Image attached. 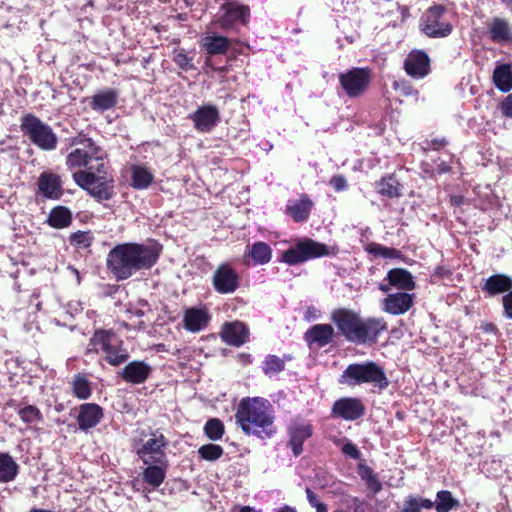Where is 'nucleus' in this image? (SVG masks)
Instances as JSON below:
<instances>
[{"mask_svg": "<svg viewBox=\"0 0 512 512\" xmlns=\"http://www.w3.org/2000/svg\"><path fill=\"white\" fill-rule=\"evenodd\" d=\"M378 193L389 198H397L402 195V185L394 175L383 176L377 183Z\"/></svg>", "mask_w": 512, "mask_h": 512, "instance_id": "obj_35", "label": "nucleus"}, {"mask_svg": "<svg viewBox=\"0 0 512 512\" xmlns=\"http://www.w3.org/2000/svg\"><path fill=\"white\" fill-rule=\"evenodd\" d=\"M451 201H452L453 204L459 206V205L462 204L463 198L460 197V196H454V197L451 198Z\"/></svg>", "mask_w": 512, "mask_h": 512, "instance_id": "obj_59", "label": "nucleus"}, {"mask_svg": "<svg viewBox=\"0 0 512 512\" xmlns=\"http://www.w3.org/2000/svg\"><path fill=\"white\" fill-rule=\"evenodd\" d=\"M366 252L372 254L374 256H379L382 258L395 259L401 256V252L395 248L386 247L379 243H369L366 248Z\"/></svg>", "mask_w": 512, "mask_h": 512, "instance_id": "obj_42", "label": "nucleus"}, {"mask_svg": "<svg viewBox=\"0 0 512 512\" xmlns=\"http://www.w3.org/2000/svg\"><path fill=\"white\" fill-rule=\"evenodd\" d=\"M68 269L76 276L77 284H80L81 280H80V273H79V271L76 268L72 267V266H69Z\"/></svg>", "mask_w": 512, "mask_h": 512, "instance_id": "obj_58", "label": "nucleus"}, {"mask_svg": "<svg viewBox=\"0 0 512 512\" xmlns=\"http://www.w3.org/2000/svg\"><path fill=\"white\" fill-rule=\"evenodd\" d=\"M169 445L168 439L160 429L152 430L149 438L137 448L136 454L143 464L163 463L168 461L165 453Z\"/></svg>", "mask_w": 512, "mask_h": 512, "instance_id": "obj_10", "label": "nucleus"}, {"mask_svg": "<svg viewBox=\"0 0 512 512\" xmlns=\"http://www.w3.org/2000/svg\"><path fill=\"white\" fill-rule=\"evenodd\" d=\"M339 82L345 93L356 98L365 93L371 82V71L367 68H353L339 74Z\"/></svg>", "mask_w": 512, "mask_h": 512, "instance_id": "obj_11", "label": "nucleus"}, {"mask_svg": "<svg viewBox=\"0 0 512 512\" xmlns=\"http://www.w3.org/2000/svg\"><path fill=\"white\" fill-rule=\"evenodd\" d=\"M18 469V464L10 454L0 452V483L13 481L18 474Z\"/></svg>", "mask_w": 512, "mask_h": 512, "instance_id": "obj_36", "label": "nucleus"}, {"mask_svg": "<svg viewBox=\"0 0 512 512\" xmlns=\"http://www.w3.org/2000/svg\"><path fill=\"white\" fill-rule=\"evenodd\" d=\"M503 116L512 118V93L507 95L500 103Z\"/></svg>", "mask_w": 512, "mask_h": 512, "instance_id": "obj_54", "label": "nucleus"}, {"mask_svg": "<svg viewBox=\"0 0 512 512\" xmlns=\"http://www.w3.org/2000/svg\"><path fill=\"white\" fill-rule=\"evenodd\" d=\"M331 320L347 341L356 344L375 343L378 336L387 329L383 318L361 317L348 309H336L331 314Z\"/></svg>", "mask_w": 512, "mask_h": 512, "instance_id": "obj_4", "label": "nucleus"}, {"mask_svg": "<svg viewBox=\"0 0 512 512\" xmlns=\"http://www.w3.org/2000/svg\"><path fill=\"white\" fill-rule=\"evenodd\" d=\"M152 368L144 361H132L119 372L122 379L133 385L144 383L150 376Z\"/></svg>", "mask_w": 512, "mask_h": 512, "instance_id": "obj_23", "label": "nucleus"}, {"mask_svg": "<svg viewBox=\"0 0 512 512\" xmlns=\"http://www.w3.org/2000/svg\"><path fill=\"white\" fill-rule=\"evenodd\" d=\"M440 171L443 172V173L448 172L449 171V166L443 164V166H441V168H440Z\"/></svg>", "mask_w": 512, "mask_h": 512, "instance_id": "obj_61", "label": "nucleus"}, {"mask_svg": "<svg viewBox=\"0 0 512 512\" xmlns=\"http://www.w3.org/2000/svg\"><path fill=\"white\" fill-rule=\"evenodd\" d=\"M338 253L336 246H328L305 238L297 242L282 254V261L289 265H297L311 259L323 256H335Z\"/></svg>", "mask_w": 512, "mask_h": 512, "instance_id": "obj_7", "label": "nucleus"}, {"mask_svg": "<svg viewBox=\"0 0 512 512\" xmlns=\"http://www.w3.org/2000/svg\"><path fill=\"white\" fill-rule=\"evenodd\" d=\"M246 255L254 266L265 265L272 259V249L266 242L257 241L247 246Z\"/></svg>", "mask_w": 512, "mask_h": 512, "instance_id": "obj_33", "label": "nucleus"}, {"mask_svg": "<svg viewBox=\"0 0 512 512\" xmlns=\"http://www.w3.org/2000/svg\"><path fill=\"white\" fill-rule=\"evenodd\" d=\"M221 338L226 344L239 347L248 340V329L239 321L227 323L222 329Z\"/></svg>", "mask_w": 512, "mask_h": 512, "instance_id": "obj_27", "label": "nucleus"}, {"mask_svg": "<svg viewBox=\"0 0 512 512\" xmlns=\"http://www.w3.org/2000/svg\"><path fill=\"white\" fill-rule=\"evenodd\" d=\"M204 434L212 441L220 440L224 435V425L217 418L209 419L204 425Z\"/></svg>", "mask_w": 512, "mask_h": 512, "instance_id": "obj_45", "label": "nucleus"}, {"mask_svg": "<svg viewBox=\"0 0 512 512\" xmlns=\"http://www.w3.org/2000/svg\"><path fill=\"white\" fill-rule=\"evenodd\" d=\"M333 417L355 421L365 414V405L356 397H342L336 400L331 411Z\"/></svg>", "mask_w": 512, "mask_h": 512, "instance_id": "obj_16", "label": "nucleus"}, {"mask_svg": "<svg viewBox=\"0 0 512 512\" xmlns=\"http://www.w3.org/2000/svg\"><path fill=\"white\" fill-rule=\"evenodd\" d=\"M200 46L209 56L224 55L230 46V39L216 32H209L202 36Z\"/></svg>", "mask_w": 512, "mask_h": 512, "instance_id": "obj_26", "label": "nucleus"}, {"mask_svg": "<svg viewBox=\"0 0 512 512\" xmlns=\"http://www.w3.org/2000/svg\"><path fill=\"white\" fill-rule=\"evenodd\" d=\"M481 289L489 297L508 293L512 290V278L506 274H494L485 280Z\"/></svg>", "mask_w": 512, "mask_h": 512, "instance_id": "obj_29", "label": "nucleus"}, {"mask_svg": "<svg viewBox=\"0 0 512 512\" xmlns=\"http://www.w3.org/2000/svg\"><path fill=\"white\" fill-rule=\"evenodd\" d=\"M289 437L288 446L291 448L294 456H299L303 452V444L313 434L312 425L305 419L295 418L287 427Z\"/></svg>", "mask_w": 512, "mask_h": 512, "instance_id": "obj_13", "label": "nucleus"}, {"mask_svg": "<svg viewBox=\"0 0 512 512\" xmlns=\"http://www.w3.org/2000/svg\"><path fill=\"white\" fill-rule=\"evenodd\" d=\"M386 279L388 280L389 285L381 284L379 286L380 290L383 292H388L391 287L402 290V292L410 291L415 288L413 276L409 271L403 268H394L389 270Z\"/></svg>", "mask_w": 512, "mask_h": 512, "instance_id": "obj_22", "label": "nucleus"}, {"mask_svg": "<svg viewBox=\"0 0 512 512\" xmlns=\"http://www.w3.org/2000/svg\"><path fill=\"white\" fill-rule=\"evenodd\" d=\"M312 311H315V308L314 307H309L308 310H307V315L306 317L308 318V315H313V312Z\"/></svg>", "mask_w": 512, "mask_h": 512, "instance_id": "obj_62", "label": "nucleus"}, {"mask_svg": "<svg viewBox=\"0 0 512 512\" xmlns=\"http://www.w3.org/2000/svg\"><path fill=\"white\" fill-rule=\"evenodd\" d=\"M72 387L74 395L79 399L85 400L91 395L90 382L82 374H78L74 377Z\"/></svg>", "mask_w": 512, "mask_h": 512, "instance_id": "obj_43", "label": "nucleus"}, {"mask_svg": "<svg viewBox=\"0 0 512 512\" xmlns=\"http://www.w3.org/2000/svg\"><path fill=\"white\" fill-rule=\"evenodd\" d=\"M312 311H315V308L314 307H309L308 310H307V315L306 317L308 318V315H313V312Z\"/></svg>", "mask_w": 512, "mask_h": 512, "instance_id": "obj_63", "label": "nucleus"}, {"mask_svg": "<svg viewBox=\"0 0 512 512\" xmlns=\"http://www.w3.org/2000/svg\"><path fill=\"white\" fill-rule=\"evenodd\" d=\"M249 16L248 6L225 0L220 6L217 22L221 28L226 29L247 23Z\"/></svg>", "mask_w": 512, "mask_h": 512, "instance_id": "obj_12", "label": "nucleus"}, {"mask_svg": "<svg viewBox=\"0 0 512 512\" xmlns=\"http://www.w3.org/2000/svg\"><path fill=\"white\" fill-rule=\"evenodd\" d=\"M107 174V166H105L104 173L94 174V181L87 185H78L79 187L88 191L90 195L98 200H109L112 197V186L109 185L105 175Z\"/></svg>", "mask_w": 512, "mask_h": 512, "instance_id": "obj_30", "label": "nucleus"}, {"mask_svg": "<svg viewBox=\"0 0 512 512\" xmlns=\"http://www.w3.org/2000/svg\"><path fill=\"white\" fill-rule=\"evenodd\" d=\"M312 206V201L306 195H302L300 199L288 202L286 213L291 216L295 222H303L308 219Z\"/></svg>", "mask_w": 512, "mask_h": 512, "instance_id": "obj_32", "label": "nucleus"}, {"mask_svg": "<svg viewBox=\"0 0 512 512\" xmlns=\"http://www.w3.org/2000/svg\"><path fill=\"white\" fill-rule=\"evenodd\" d=\"M275 512H297V511L295 508H293L291 506L284 505L283 507L275 510Z\"/></svg>", "mask_w": 512, "mask_h": 512, "instance_id": "obj_57", "label": "nucleus"}, {"mask_svg": "<svg viewBox=\"0 0 512 512\" xmlns=\"http://www.w3.org/2000/svg\"><path fill=\"white\" fill-rule=\"evenodd\" d=\"M94 352L104 355L105 361L111 366H120L129 358L124 342L110 330H96L91 337L87 353Z\"/></svg>", "mask_w": 512, "mask_h": 512, "instance_id": "obj_6", "label": "nucleus"}, {"mask_svg": "<svg viewBox=\"0 0 512 512\" xmlns=\"http://www.w3.org/2000/svg\"><path fill=\"white\" fill-rule=\"evenodd\" d=\"M502 304L505 317L512 319V290L503 296Z\"/></svg>", "mask_w": 512, "mask_h": 512, "instance_id": "obj_55", "label": "nucleus"}, {"mask_svg": "<svg viewBox=\"0 0 512 512\" xmlns=\"http://www.w3.org/2000/svg\"><path fill=\"white\" fill-rule=\"evenodd\" d=\"M212 285L219 294H232L239 287V275L230 264L222 263L213 273Z\"/></svg>", "mask_w": 512, "mask_h": 512, "instance_id": "obj_14", "label": "nucleus"}, {"mask_svg": "<svg viewBox=\"0 0 512 512\" xmlns=\"http://www.w3.org/2000/svg\"><path fill=\"white\" fill-rule=\"evenodd\" d=\"M162 247L156 243H123L112 248L106 259L108 270L118 281L126 280L156 264Z\"/></svg>", "mask_w": 512, "mask_h": 512, "instance_id": "obj_1", "label": "nucleus"}, {"mask_svg": "<svg viewBox=\"0 0 512 512\" xmlns=\"http://www.w3.org/2000/svg\"><path fill=\"white\" fill-rule=\"evenodd\" d=\"M188 118L198 132L210 133L220 122V113L216 106L205 104L198 107Z\"/></svg>", "mask_w": 512, "mask_h": 512, "instance_id": "obj_15", "label": "nucleus"}, {"mask_svg": "<svg viewBox=\"0 0 512 512\" xmlns=\"http://www.w3.org/2000/svg\"><path fill=\"white\" fill-rule=\"evenodd\" d=\"M69 146L74 149L68 152L66 165L73 171V180L77 185L87 186L94 181V174L105 172L104 153L91 138L72 137Z\"/></svg>", "mask_w": 512, "mask_h": 512, "instance_id": "obj_2", "label": "nucleus"}, {"mask_svg": "<svg viewBox=\"0 0 512 512\" xmlns=\"http://www.w3.org/2000/svg\"><path fill=\"white\" fill-rule=\"evenodd\" d=\"M433 506L434 502L430 499L409 495L406 497L400 512H421L423 509H432Z\"/></svg>", "mask_w": 512, "mask_h": 512, "instance_id": "obj_40", "label": "nucleus"}, {"mask_svg": "<svg viewBox=\"0 0 512 512\" xmlns=\"http://www.w3.org/2000/svg\"><path fill=\"white\" fill-rule=\"evenodd\" d=\"M492 79L495 87L499 91L503 93L509 92L512 89L511 64L504 63L497 65L493 71Z\"/></svg>", "mask_w": 512, "mask_h": 512, "instance_id": "obj_34", "label": "nucleus"}, {"mask_svg": "<svg viewBox=\"0 0 512 512\" xmlns=\"http://www.w3.org/2000/svg\"><path fill=\"white\" fill-rule=\"evenodd\" d=\"M338 382L351 388L367 384L379 392L386 390L390 384L384 368L371 360L349 364Z\"/></svg>", "mask_w": 512, "mask_h": 512, "instance_id": "obj_5", "label": "nucleus"}, {"mask_svg": "<svg viewBox=\"0 0 512 512\" xmlns=\"http://www.w3.org/2000/svg\"><path fill=\"white\" fill-rule=\"evenodd\" d=\"M489 37L494 43L512 42V26L508 20L494 17L488 24Z\"/></svg>", "mask_w": 512, "mask_h": 512, "instance_id": "obj_28", "label": "nucleus"}, {"mask_svg": "<svg viewBox=\"0 0 512 512\" xmlns=\"http://www.w3.org/2000/svg\"><path fill=\"white\" fill-rule=\"evenodd\" d=\"M173 61L183 71L196 69L193 63V57L190 56L184 49H177L174 51Z\"/></svg>", "mask_w": 512, "mask_h": 512, "instance_id": "obj_48", "label": "nucleus"}, {"mask_svg": "<svg viewBox=\"0 0 512 512\" xmlns=\"http://www.w3.org/2000/svg\"><path fill=\"white\" fill-rule=\"evenodd\" d=\"M20 128L29 140L43 151H53L57 147L58 137L53 129L33 114L21 118Z\"/></svg>", "mask_w": 512, "mask_h": 512, "instance_id": "obj_8", "label": "nucleus"}, {"mask_svg": "<svg viewBox=\"0 0 512 512\" xmlns=\"http://www.w3.org/2000/svg\"><path fill=\"white\" fill-rule=\"evenodd\" d=\"M420 31L428 38H445L453 31L447 9L442 5H433L422 15L419 23Z\"/></svg>", "mask_w": 512, "mask_h": 512, "instance_id": "obj_9", "label": "nucleus"}, {"mask_svg": "<svg viewBox=\"0 0 512 512\" xmlns=\"http://www.w3.org/2000/svg\"><path fill=\"white\" fill-rule=\"evenodd\" d=\"M104 416L103 408L95 403H84L78 408L76 417L78 427L81 431L87 432L97 426Z\"/></svg>", "mask_w": 512, "mask_h": 512, "instance_id": "obj_19", "label": "nucleus"}, {"mask_svg": "<svg viewBox=\"0 0 512 512\" xmlns=\"http://www.w3.org/2000/svg\"><path fill=\"white\" fill-rule=\"evenodd\" d=\"M38 190L42 196L57 200L63 195L62 180L59 175L43 172L38 178Z\"/></svg>", "mask_w": 512, "mask_h": 512, "instance_id": "obj_24", "label": "nucleus"}, {"mask_svg": "<svg viewBox=\"0 0 512 512\" xmlns=\"http://www.w3.org/2000/svg\"><path fill=\"white\" fill-rule=\"evenodd\" d=\"M480 329L489 334H496L498 332V329L495 324L493 323H482L480 325Z\"/></svg>", "mask_w": 512, "mask_h": 512, "instance_id": "obj_56", "label": "nucleus"}, {"mask_svg": "<svg viewBox=\"0 0 512 512\" xmlns=\"http://www.w3.org/2000/svg\"><path fill=\"white\" fill-rule=\"evenodd\" d=\"M414 294L396 292L388 294L382 301V310L391 315H402L413 305Z\"/></svg>", "mask_w": 512, "mask_h": 512, "instance_id": "obj_18", "label": "nucleus"}, {"mask_svg": "<svg viewBox=\"0 0 512 512\" xmlns=\"http://www.w3.org/2000/svg\"><path fill=\"white\" fill-rule=\"evenodd\" d=\"M305 492L310 506L315 508L316 512H328L326 504L321 502L310 488L307 487Z\"/></svg>", "mask_w": 512, "mask_h": 512, "instance_id": "obj_50", "label": "nucleus"}, {"mask_svg": "<svg viewBox=\"0 0 512 512\" xmlns=\"http://www.w3.org/2000/svg\"><path fill=\"white\" fill-rule=\"evenodd\" d=\"M198 454L201 459L206 461H216L224 454V449L217 444H205L198 449Z\"/></svg>", "mask_w": 512, "mask_h": 512, "instance_id": "obj_47", "label": "nucleus"}, {"mask_svg": "<svg viewBox=\"0 0 512 512\" xmlns=\"http://www.w3.org/2000/svg\"><path fill=\"white\" fill-rule=\"evenodd\" d=\"M406 73L415 79H422L430 72V58L422 50H412L404 61Z\"/></svg>", "mask_w": 512, "mask_h": 512, "instance_id": "obj_17", "label": "nucleus"}, {"mask_svg": "<svg viewBox=\"0 0 512 512\" xmlns=\"http://www.w3.org/2000/svg\"><path fill=\"white\" fill-rule=\"evenodd\" d=\"M47 222L56 229L66 228L72 222V213L67 207L57 206L50 211Z\"/></svg>", "mask_w": 512, "mask_h": 512, "instance_id": "obj_38", "label": "nucleus"}, {"mask_svg": "<svg viewBox=\"0 0 512 512\" xmlns=\"http://www.w3.org/2000/svg\"><path fill=\"white\" fill-rule=\"evenodd\" d=\"M94 235L91 231H77L69 236V242L77 249H88L94 242Z\"/></svg>", "mask_w": 512, "mask_h": 512, "instance_id": "obj_44", "label": "nucleus"}, {"mask_svg": "<svg viewBox=\"0 0 512 512\" xmlns=\"http://www.w3.org/2000/svg\"><path fill=\"white\" fill-rule=\"evenodd\" d=\"M21 420L27 424H33L42 421L40 410L34 405H27L18 411Z\"/></svg>", "mask_w": 512, "mask_h": 512, "instance_id": "obj_49", "label": "nucleus"}, {"mask_svg": "<svg viewBox=\"0 0 512 512\" xmlns=\"http://www.w3.org/2000/svg\"><path fill=\"white\" fill-rule=\"evenodd\" d=\"M335 337L334 328L330 324H315L304 334V340L309 347L318 348L329 345Z\"/></svg>", "mask_w": 512, "mask_h": 512, "instance_id": "obj_21", "label": "nucleus"}, {"mask_svg": "<svg viewBox=\"0 0 512 512\" xmlns=\"http://www.w3.org/2000/svg\"><path fill=\"white\" fill-rule=\"evenodd\" d=\"M210 321V315L204 307L187 308L183 314V328L191 333L204 330Z\"/></svg>", "mask_w": 512, "mask_h": 512, "instance_id": "obj_20", "label": "nucleus"}, {"mask_svg": "<svg viewBox=\"0 0 512 512\" xmlns=\"http://www.w3.org/2000/svg\"><path fill=\"white\" fill-rule=\"evenodd\" d=\"M358 475L373 494H377L382 490V484L371 467L360 464L358 466Z\"/></svg>", "mask_w": 512, "mask_h": 512, "instance_id": "obj_41", "label": "nucleus"}, {"mask_svg": "<svg viewBox=\"0 0 512 512\" xmlns=\"http://www.w3.org/2000/svg\"><path fill=\"white\" fill-rule=\"evenodd\" d=\"M74 310H75V312H77V311H81V310H82V307L80 306V304H79V303H76V304H75Z\"/></svg>", "mask_w": 512, "mask_h": 512, "instance_id": "obj_64", "label": "nucleus"}, {"mask_svg": "<svg viewBox=\"0 0 512 512\" xmlns=\"http://www.w3.org/2000/svg\"><path fill=\"white\" fill-rule=\"evenodd\" d=\"M119 92L116 89L106 88L97 91L91 96L89 106L93 111L103 113L116 106Z\"/></svg>", "mask_w": 512, "mask_h": 512, "instance_id": "obj_25", "label": "nucleus"}, {"mask_svg": "<svg viewBox=\"0 0 512 512\" xmlns=\"http://www.w3.org/2000/svg\"><path fill=\"white\" fill-rule=\"evenodd\" d=\"M285 368L284 360L276 355H268L263 362V372L268 376L280 373Z\"/></svg>", "mask_w": 512, "mask_h": 512, "instance_id": "obj_46", "label": "nucleus"}, {"mask_svg": "<svg viewBox=\"0 0 512 512\" xmlns=\"http://www.w3.org/2000/svg\"><path fill=\"white\" fill-rule=\"evenodd\" d=\"M367 504L358 497H351L347 503L348 511L342 512H366Z\"/></svg>", "mask_w": 512, "mask_h": 512, "instance_id": "obj_51", "label": "nucleus"}, {"mask_svg": "<svg viewBox=\"0 0 512 512\" xmlns=\"http://www.w3.org/2000/svg\"><path fill=\"white\" fill-rule=\"evenodd\" d=\"M434 508L437 512H450L460 506V502L449 490H440L436 494Z\"/></svg>", "mask_w": 512, "mask_h": 512, "instance_id": "obj_39", "label": "nucleus"}, {"mask_svg": "<svg viewBox=\"0 0 512 512\" xmlns=\"http://www.w3.org/2000/svg\"><path fill=\"white\" fill-rule=\"evenodd\" d=\"M154 179L153 173L146 167L133 165L131 167V185L135 189H146Z\"/></svg>", "mask_w": 512, "mask_h": 512, "instance_id": "obj_37", "label": "nucleus"}, {"mask_svg": "<svg viewBox=\"0 0 512 512\" xmlns=\"http://www.w3.org/2000/svg\"><path fill=\"white\" fill-rule=\"evenodd\" d=\"M240 512H256V511L254 509L246 506V507H243Z\"/></svg>", "mask_w": 512, "mask_h": 512, "instance_id": "obj_60", "label": "nucleus"}, {"mask_svg": "<svg viewBox=\"0 0 512 512\" xmlns=\"http://www.w3.org/2000/svg\"><path fill=\"white\" fill-rule=\"evenodd\" d=\"M342 452L350 458L357 460L361 457L358 447L352 442H347L342 447Z\"/></svg>", "mask_w": 512, "mask_h": 512, "instance_id": "obj_52", "label": "nucleus"}, {"mask_svg": "<svg viewBox=\"0 0 512 512\" xmlns=\"http://www.w3.org/2000/svg\"><path fill=\"white\" fill-rule=\"evenodd\" d=\"M330 185L335 191L340 192L347 189V180L342 175H334L330 180Z\"/></svg>", "mask_w": 512, "mask_h": 512, "instance_id": "obj_53", "label": "nucleus"}, {"mask_svg": "<svg viewBox=\"0 0 512 512\" xmlns=\"http://www.w3.org/2000/svg\"><path fill=\"white\" fill-rule=\"evenodd\" d=\"M271 403L261 397L241 399L235 413L236 424L247 435L261 439L271 438L276 432Z\"/></svg>", "mask_w": 512, "mask_h": 512, "instance_id": "obj_3", "label": "nucleus"}, {"mask_svg": "<svg viewBox=\"0 0 512 512\" xmlns=\"http://www.w3.org/2000/svg\"><path fill=\"white\" fill-rule=\"evenodd\" d=\"M145 465L146 468L142 472L143 481L150 485L153 489L158 488L166 478L168 461Z\"/></svg>", "mask_w": 512, "mask_h": 512, "instance_id": "obj_31", "label": "nucleus"}]
</instances>
